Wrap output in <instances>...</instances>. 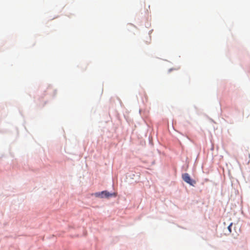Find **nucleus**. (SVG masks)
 I'll return each instance as SVG.
<instances>
[{"label":"nucleus","instance_id":"2","mask_svg":"<svg viewBox=\"0 0 250 250\" xmlns=\"http://www.w3.org/2000/svg\"><path fill=\"white\" fill-rule=\"evenodd\" d=\"M182 178L185 182L191 186H194V185L196 183L195 181L191 179L190 176L188 173H184L183 174Z\"/></svg>","mask_w":250,"mask_h":250},{"label":"nucleus","instance_id":"1","mask_svg":"<svg viewBox=\"0 0 250 250\" xmlns=\"http://www.w3.org/2000/svg\"><path fill=\"white\" fill-rule=\"evenodd\" d=\"M96 195L97 197H100L101 198H109L110 197H111L112 196H116V194L115 193H110L109 192L105 190L99 193H96Z\"/></svg>","mask_w":250,"mask_h":250},{"label":"nucleus","instance_id":"3","mask_svg":"<svg viewBox=\"0 0 250 250\" xmlns=\"http://www.w3.org/2000/svg\"><path fill=\"white\" fill-rule=\"evenodd\" d=\"M232 223H231L228 227V229L229 231V232H231V227L232 226Z\"/></svg>","mask_w":250,"mask_h":250}]
</instances>
